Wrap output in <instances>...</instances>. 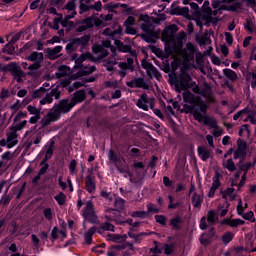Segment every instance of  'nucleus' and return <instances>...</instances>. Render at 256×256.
I'll return each instance as SVG.
<instances>
[{
	"mask_svg": "<svg viewBox=\"0 0 256 256\" xmlns=\"http://www.w3.org/2000/svg\"><path fill=\"white\" fill-rule=\"evenodd\" d=\"M63 51L62 46H56L53 50H51L50 55H53L54 57H59V52Z\"/></svg>",
	"mask_w": 256,
	"mask_h": 256,
	"instance_id": "obj_53",
	"label": "nucleus"
},
{
	"mask_svg": "<svg viewBox=\"0 0 256 256\" xmlns=\"http://www.w3.org/2000/svg\"><path fill=\"white\" fill-rule=\"evenodd\" d=\"M156 223H160V225H165L167 219L163 215H156L155 216Z\"/></svg>",
	"mask_w": 256,
	"mask_h": 256,
	"instance_id": "obj_55",
	"label": "nucleus"
},
{
	"mask_svg": "<svg viewBox=\"0 0 256 256\" xmlns=\"http://www.w3.org/2000/svg\"><path fill=\"white\" fill-rule=\"evenodd\" d=\"M27 126V120H23L22 122L16 124L14 127H12L11 129L13 131H21L22 129H25V127Z\"/></svg>",
	"mask_w": 256,
	"mask_h": 256,
	"instance_id": "obj_44",
	"label": "nucleus"
},
{
	"mask_svg": "<svg viewBox=\"0 0 256 256\" xmlns=\"http://www.w3.org/2000/svg\"><path fill=\"white\" fill-rule=\"evenodd\" d=\"M245 29L247 31H249V33H255L256 31V27L255 24H253V22L247 20L246 24H245Z\"/></svg>",
	"mask_w": 256,
	"mask_h": 256,
	"instance_id": "obj_46",
	"label": "nucleus"
},
{
	"mask_svg": "<svg viewBox=\"0 0 256 256\" xmlns=\"http://www.w3.org/2000/svg\"><path fill=\"white\" fill-rule=\"evenodd\" d=\"M177 31V26L172 25L167 27L162 32V41L165 43V51L168 55H173L174 61L172 63L173 69H177L179 65L183 67H191V61L195 59V45L188 43L186 49L183 47V42L175 41L173 35Z\"/></svg>",
	"mask_w": 256,
	"mask_h": 256,
	"instance_id": "obj_2",
	"label": "nucleus"
},
{
	"mask_svg": "<svg viewBox=\"0 0 256 256\" xmlns=\"http://www.w3.org/2000/svg\"><path fill=\"white\" fill-rule=\"evenodd\" d=\"M84 100H85V92L83 90H80L74 94L72 102L76 104V103H81V101H84Z\"/></svg>",
	"mask_w": 256,
	"mask_h": 256,
	"instance_id": "obj_26",
	"label": "nucleus"
},
{
	"mask_svg": "<svg viewBox=\"0 0 256 256\" xmlns=\"http://www.w3.org/2000/svg\"><path fill=\"white\" fill-rule=\"evenodd\" d=\"M28 61H33L34 63L28 66L27 62H22L23 69H29V75L35 73L37 69L41 68V63H43V53L41 52H33L30 56H28Z\"/></svg>",
	"mask_w": 256,
	"mask_h": 256,
	"instance_id": "obj_6",
	"label": "nucleus"
},
{
	"mask_svg": "<svg viewBox=\"0 0 256 256\" xmlns=\"http://www.w3.org/2000/svg\"><path fill=\"white\" fill-rule=\"evenodd\" d=\"M250 77H251V87L253 89H255L256 88V74L252 73V74H250Z\"/></svg>",
	"mask_w": 256,
	"mask_h": 256,
	"instance_id": "obj_64",
	"label": "nucleus"
},
{
	"mask_svg": "<svg viewBox=\"0 0 256 256\" xmlns=\"http://www.w3.org/2000/svg\"><path fill=\"white\" fill-rule=\"evenodd\" d=\"M106 240L112 241V243H124L127 240V235L108 234Z\"/></svg>",
	"mask_w": 256,
	"mask_h": 256,
	"instance_id": "obj_16",
	"label": "nucleus"
},
{
	"mask_svg": "<svg viewBox=\"0 0 256 256\" xmlns=\"http://www.w3.org/2000/svg\"><path fill=\"white\" fill-rule=\"evenodd\" d=\"M114 205L117 211H121L125 207V200L123 198H115Z\"/></svg>",
	"mask_w": 256,
	"mask_h": 256,
	"instance_id": "obj_35",
	"label": "nucleus"
},
{
	"mask_svg": "<svg viewBox=\"0 0 256 256\" xmlns=\"http://www.w3.org/2000/svg\"><path fill=\"white\" fill-rule=\"evenodd\" d=\"M51 103H53L51 94H47L42 100H40V105H49Z\"/></svg>",
	"mask_w": 256,
	"mask_h": 256,
	"instance_id": "obj_47",
	"label": "nucleus"
},
{
	"mask_svg": "<svg viewBox=\"0 0 256 256\" xmlns=\"http://www.w3.org/2000/svg\"><path fill=\"white\" fill-rule=\"evenodd\" d=\"M174 86L177 93L184 91V101L191 103L190 113H192L196 121L204 123V125H208L212 129L217 128V120L206 115L207 104L201 101V99L193 97V94L189 92L191 88V76L189 74L182 72L178 80L174 83Z\"/></svg>",
	"mask_w": 256,
	"mask_h": 256,
	"instance_id": "obj_1",
	"label": "nucleus"
},
{
	"mask_svg": "<svg viewBox=\"0 0 256 256\" xmlns=\"http://www.w3.org/2000/svg\"><path fill=\"white\" fill-rule=\"evenodd\" d=\"M240 217L244 218L246 221H250V223H255L256 221L255 213H253V211L243 213Z\"/></svg>",
	"mask_w": 256,
	"mask_h": 256,
	"instance_id": "obj_30",
	"label": "nucleus"
},
{
	"mask_svg": "<svg viewBox=\"0 0 256 256\" xmlns=\"http://www.w3.org/2000/svg\"><path fill=\"white\" fill-rule=\"evenodd\" d=\"M114 43L118 49V53H129L131 51V47L128 45H124L118 40H114Z\"/></svg>",
	"mask_w": 256,
	"mask_h": 256,
	"instance_id": "obj_22",
	"label": "nucleus"
},
{
	"mask_svg": "<svg viewBox=\"0 0 256 256\" xmlns=\"http://www.w3.org/2000/svg\"><path fill=\"white\" fill-rule=\"evenodd\" d=\"M142 67L143 69H146L148 75H154V77H159V72H157V69H155V66H153V64L147 61H142Z\"/></svg>",
	"mask_w": 256,
	"mask_h": 256,
	"instance_id": "obj_17",
	"label": "nucleus"
},
{
	"mask_svg": "<svg viewBox=\"0 0 256 256\" xmlns=\"http://www.w3.org/2000/svg\"><path fill=\"white\" fill-rule=\"evenodd\" d=\"M136 105L139 109H143V111H149V109H153V98H149L147 94H142Z\"/></svg>",
	"mask_w": 256,
	"mask_h": 256,
	"instance_id": "obj_10",
	"label": "nucleus"
},
{
	"mask_svg": "<svg viewBox=\"0 0 256 256\" xmlns=\"http://www.w3.org/2000/svg\"><path fill=\"white\" fill-rule=\"evenodd\" d=\"M75 107V103L69 100H61L57 105H54L51 112L46 116L47 121H57L63 113H69L72 108Z\"/></svg>",
	"mask_w": 256,
	"mask_h": 256,
	"instance_id": "obj_4",
	"label": "nucleus"
},
{
	"mask_svg": "<svg viewBox=\"0 0 256 256\" xmlns=\"http://www.w3.org/2000/svg\"><path fill=\"white\" fill-rule=\"evenodd\" d=\"M197 151H198V155L202 161H207V159H209V157H211V150L207 149L204 146H199L197 148Z\"/></svg>",
	"mask_w": 256,
	"mask_h": 256,
	"instance_id": "obj_19",
	"label": "nucleus"
},
{
	"mask_svg": "<svg viewBox=\"0 0 256 256\" xmlns=\"http://www.w3.org/2000/svg\"><path fill=\"white\" fill-rule=\"evenodd\" d=\"M9 97V90L3 88L0 92V99H7Z\"/></svg>",
	"mask_w": 256,
	"mask_h": 256,
	"instance_id": "obj_63",
	"label": "nucleus"
},
{
	"mask_svg": "<svg viewBox=\"0 0 256 256\" xmlns=\"http://www.w3.org/2000/svg\"><path fill=\"white\" fill-rule=\"evenodd\" d=\"M69 71H71V69L67 66H60L59 67V72L62 75H68Z\"/></svg>",
	"mask_w": 256,
	"mask_h": 256,
	"instance_id": "obj_59",
	"label": "nucleus"
},
{
	"mask_svg": "<svg viewBox=\"0 0 256 256\" xmlns=\"http://www.w3.org/2000/svg\"><path fill=\"white\" fill-rule=\"evenodd\" d=\"M55 201H57L58 205H65V201L67 196L63 192H60L58 195L54 197Z\"/></svg>",
	"mask_w": 256,
	"mask_h": 256,
	"instance_id": "obj_36",
	"label": "nucleus"
},
{
	"mask_svg": "<svg viewBox=\"0 0 256 256\" xmlns=\"http://www.w3.org/2000/svg\"><path fill=\"white\" fill-rule=\"evenodd\" d=\"M219 216L217 215V213L213 210L208 211L207 214V221L209 223H215L216 221H218Z\"/></svg>",
	"mask_w": 256,
	"mask_h": 256,
	"instance_id": "obj_32",
	"label": "nucleus"
},
{
	"mask_svg": "<svg viewBox=\"0 0 256 256\" xmlns=\"http://www.w3.org/2000/svg\"><path fill=\"white\" fill-rule=\"evenodd\" d=\"M45 93H46L45 88L41 87L38 90L34 91L33 97H34V99H38L39 97H43V95H45Z\"/></svg>",
	"mask_w": 256,
	"mask_h": 256,
	"instance_id": "obj_48",
	"label": "nucleus"
},
{
	"mask_svg": "<svg viewBox=\"0 0 256 256\" xmlns=\"http://www.w3.org/2000/svg\"><path fill=\"white\" fill-rule=\"evenodd\" d=\"M235 190L233 188H228L224 192H222V197L224 199H229L230 201L235 200V193H233Z\"/></svg>",
	"mask_w": 256,
	"mask_h": 256,
	"instance_id": "obj_27",
	"label": "nucleus"
},
{
	"mask_svg": "<svg viewBox=\"0 0 256 256\" xmlns=\"http://www.w3.org/2000/svg\"><path fill=\"white\" fill-rule=\"evenodd\" d=\"M147 211L148 213H159V208L155 204H148Z\"/></svg>",
	"mask_w": 256,
	"mask_h": 256,
	"instance_id": "obj_52",
	"label": "nucleus"
},
{
	"mask_svg": "<svg viewBox=\"0 0 256 256\" xmlns=\"http://www.w3.org/2000/svg\"><path fill=\"white\" fill-rule=\"evenodd\" d=\"M128 87H140L141 89H149V84L143 78H136L127 83Z\"/></svg>",
	"mask_w": 256,
	"mask_h": 256,
	"instance_id": "obj_14",
	"label": "nucleus"
},
{
	"mask_svg": "<svg viewBox=\"0 0 256 256\" xmlns=\"http://www.w3.org/2000/svg\"><path fill=\"white\" fill-rule=\"evenodd\" d=\"M122 249H125V246H112L111 248L108 249L107 255L108 256H118L119 255V251H121Z\"/></svg>",
	"mask_w": 256,
	"mask_h": 256,
	"instance_id": "obj_23",
	"label": "nucleus"
},
{
	"mask_svg": "<svg viewBox=\"0 0 256 256\" xmlns=\"http://www.w3.org/2000/svg\"><path fill=\"white\" fill-rule=\"evenodd\" d=\"M2 53H8V55H13V53H15V47H13V45L8 43L2 49Z\"/></svg>",
	"mask_w": 256,
	"mask_h": 256,
	"instance_id": "obj_43",
	"label": "nucleus"
},
{
	"mask_svg": "<svg viewBox=\"0 0 256 256\" xmlns=\"http://www.w3.org/2000/svg\"><path fill=\"white\" fill-rule=\"evenodd\" d=\"M241 173H242V170L238 171L235 174V177L232 180V187H238V189H241V187H243V185H245V179H246L245 173L243 174L241 181L239 183H237L239 177H241Z\"/></svg>",
	"mask_w": 256,
	"mask_h": 256,
	"instance_id": "obj_18",
	"label": "nucleus"
},
{
	"mask_svg": "<svg viewBox=\"0 0 256 256\" xmlns=\"http://www.w3.org/2000/svg\"><path fill=\"white\" fill-rule=\"evenodd\" d=\"M108 159L112 163H115L118 171H121V172L125 171V168H123V165H125V160H123L122 157H117L115 155V152H113L112 150H110L108 153Z\"/></svg>",
	"mask_w": 256,
	"mask_h": 256,
	"instance_id": "obj_11",
	"label": "nucleus"
},
{
	"mask_svg": "<svg viewBox=\"0 0 256 256\" xmlns=\"http://www.w3.org/2000/svg\"><path fill=\"white\" fill-rule=\"evenodd\" d=\"M234 237H235V234H233L232 232H226L222 236V242L224 243V245H228V243H231V241H233Z\"/></svg>",
	"mask_w": 256,
	"mask_h": 256,
	"instance_id": "obj_34",
	"label": "nucleus"
},
{
	"mask_svg": "<svg viewBox=\"0 0 256 256\" xmlns=\"http://www.w3.org/2000/svg\"><path fill=\"white\" fill-rule=\"evenodd\" d=\"M123 33V29L121 28L120 25H115L114 29L113 28H106L103 32V35H106V37H115V35H121Z\"/></svg>",
	"mask_w": 256,
	"mask_h": 256,
	"instance_id": "obj_13",
	"label": "nucleus"
},
{
	"mask_svg": "<svg viewBox=\"0 0 256 256\" xmlns=\"http://www.w3.org/2000/svg\"><path fill=\"white\" fill-rule=\"evenodd\" d=\"M127 35H137V30L131 26H125Z\"/></svg>",
	"mask_w": 256,
	"mask_h": 256,
	"instance_id": "obj_60",
	"label": "nucleus"
},
{
	"mask_svg": "<svg viewBox=\"0 0 256 256\" xmlns=\"http://www.w3.org/2000/svg\"><path fill=\"white\" fill-rule=\"evenodd\" d=\"M149 213L146 211H134L131 213V217H137L140 219H145V217H148Z\"/></svg>",
	"mask_w": 256,
	"mask_h": 256,
	"instance_id": "obj_38",
	"label": "nucleus"
},
{
	"mask_svg": "<svg viewBox=\"0 0 256 256\" xmlns=\"http://www.w3.org/2000/svg\"><path fill=\"white\" fill-rule=\"evenodd\" d=\"M221 175L219 173H216L213 177V183H212V188L214 189H219V186L221 185V182L219 181Z\"/></svg>",
	"mask_w": 256,
	"mask_h": 256,
	"instance_id": "obj_42",
	"label": "nucleus"
},
{
	"mask_svg": "<svg viewBox=\"0 0 256 256\" xmlns=\"http://www.w3.org/2000/svg\"><path fill=\"white\" fill-rule=\"evenodd\" d=\"M225 39H226V43H228V45H233V35L229 32H225Z\"/></svg>",
	"mask_w": 256,
	"mask_h": 256,
	"instance_id": "obj_56",
	"label": "nucleus"
},
{
	"mask_svg": "<svg viewBox=\"0 0 256 256\" xmlns=\"http://www.w3.org/2000/svg\"><path fill=\"white\" fill-rule=\"evenodd\" d=\"M45 157L46 160L51 159V157H53V143L48 147Z\"/></svg>",
	"mask_w": 256,
	"mask_h": 256,
	"instance_id": "obj_58",
	"label": "nucleus"
},
{
	"mask_svg": "<svg viewBox=\"0 0 256 256\" xmlns=\"http://www.w3.org/2000/svg\"><path fill=\"white\" fill-rule=\"evenodd\" d=\"M69 171L71 175H75L77 171V160H72L69 165Z\"/></svg>",
	"mask_w": 256,
	"mask_h": 256,
	"instance_id": "obj_49",
	"label": "nucleus"
},
{
	"mask_svg": "<svg viewBox=\"0 0 256 256\" xmlns=\"http://www.w3.org/2000/svg\"><path fill=\"white\" fill-rule=\"evenodd\" d=\"M245 149H247V144H245V141L238 140V149L234 152V159L243 157V155H245Z\"/></svg>",
	"mask_w": 256,
	"mask_h": 256,
	"instance_id": "obj_15",
	"label": "nucleus"
},
{
	"mask_svg": "<svg viewBox=\"0 0 256 256\" xmlns=\"http://www.w3.org/2000/svg\"><path fill=\"white\" fill-rule=\"evenodd\" d=\"M23 77H25V73H23V71H18L15 75V79L18 83L23 82Z\"/></svg>",
	"mask_w": 256,
	"mask_h": 256,
	"instance_id": "obj_57",
	"label": "nucleus"
},
{
	"mask_svg": "<svg viewBox=\"0 0 256 256\" xmlns=\"http://www.w3.org/2000/svg\"><path fill=\"white\" fill-rule=\"evenodd\" d=\"M170 225H172L174 229H179V225H181V217L176 216L170 221Z\"/></svg>",
	"mask_w": 256,
	"mask_h": 256,
	"instance_id": "obj_45",
	"label": "nucleus"
},
{
	"mask_svg": "<svg viewBox=\"0 0 256 256\" xmlns=\"http://www.w3.org/2000/svg\"><path fill=\"white\" fill-rule=\"evenodd\" d=\"M91 57V54L84 53L80 57L76 58L74 69H80L78 71V77H81L82 75H91L95 71V66H84L83 62L87 61Z\"/></svg>",
	"mask_w": 256,
	"mask_h": 256,
	"instance_id": "obj_5",
	"label": "nucleus"
},
{
	"mask_svg": "<svg viewBox=\"0 0 256 256\" xmlns=\"http://www.w3.org/2000/svg\"><path fill=\"white\" fill-rule=\"evenodd\" d=\"M95 25V19L93 18H87L85 21L82 22V25L77 28L78 33H83V31H86L90 27H93Z\"/></svg>",
	"mask_w": 256,
	"mask_h": 256,
	"instance_id": "obj_20",
	"label": "nucleus"
},
{
	"mask_svg": "<svg viewBox=\"0 0 256 256\" xmlns=\"http://www.w3.org/2000/svg\"><path fill=\"white\" fill-rule=\"evenodd\" d=\"M119 215V211L112 209L107 211L106 218L109 221H117V216Z\"/></svg>",
	"mask_w": 256,
	"mask_h": 256,
	"instance_id": "obj_31",
	"label": "nucleus"
},
{
	"mask_svg": "<svg viewBox=\"0 0 256 256\" xmlns=\"http://www.w3.org/2000/svg\"><path fill=\"white\" fill-rule=\"evenodd\" d=\"M27 117V112H18L17 115L14 117L15 123L19 121L20 119H26Z\"/></svg>",
	"mask_w": 256,
	"mask_h": 256,
	"instance_id": "obj_54",
	"label": "nucleus"
},
{
	"mask_svg": "<svg viewBox=\"0 0 256 256\" xmlns=\"http://www.w3.org/2000/svg\"><path fill=\"white\" fill-rule=\"evenodd\" d=\"M89 43V37L84 36L82 38H76L72 41H70L67 45H66V51H68V53H71L73 51H75V49H77V47L81 46L86 47L87 44Z\"/></svg>",
	"mask_w": 256,
	"mask_h": 256,
	"instance_id": "obj_9",
	"label": "nucleus"
},
{
	"mask_svg": "<svg viewBox=\"0 0 256 256\" xmlns=\"http://www.w3.org/2000/svg\"><path fill=\"white\" fill-rule=\"evenodd\" d=\"M247 207H249L248 204L247 203L243 204V200L239 199L238 205L236 208L237 214L240 216L243 215V213H245V209H247Z\"/></svg>",
	"mask_w": 256,
	"mask_h": 256,
	"instance_id": "obj_29",
	"label": "nucleus"
},
{
	"mask_svg": "<svg viewBox=\"0 0 256 256\" xmlns=\"http://www.w3.org/2000/svg\"><path fill=\"white\" fill-rule=\"evenodd\" d=\"M127 63L122 62L119 64L120 69H122V71H120V75L121 77H125V69H129V65H133V58H127Z\"/></svg>",
	"mask_w": 256,
	"mask_h": 256,
	"instance_id": "obj_24",
	"label": "nucleus"
},
{
	"mask_svg": "<svg viewBox=\"0 0 256 256\" xmlns=\"http://www.w3.org/2000/svg\"><path fill=\"white\" fill-rule=\"evenodd\" d=\"M133 25H135V18L133 16H129L124 22V27H133Z\"/></svg>",
	"mask_w": 256,
	"mask_h": 256,
	"instance_id": "obj_50",
	"label": "nucleus"
},
{
	"mask_svg": "<svg viewBox=\"0 0 256 256\" xmlns=\"http://www.w3.org/2000/svg\"><path fill=\"white\" fill-rule=\"evenodd\" d=\"M66 11H68V14L61 21V25L62 27H73L74 23L71 19L77 15V12L75 11V0H71L67 3Z\"/></svg>",
	"mask_w": 256,
	"mask_h": 256,
	"instance_id": "obj_7",
	"label": "nucleus"
},
{
	"mask_svg": "<svg viewBox=\"0 0 256 256\" xmlns=\"http://www.w3.org/2000/svg\"><path fill=\"white\" fill-rule=\"evenodd\" d=\"M247 113H249L248 109L240 110L233 116L234 121H239V119H243V115H247Z\"/></svg>",
	"mask_w": 256,
	"mask_h": 256,
	"instance_id": "obj_41",
	"label": "nucleus"
},
{
	"mask_svg": "<svg viewBox=\"0 0 256 256\" xmlns=\"http://www.w3.org/2000/svg\"><path fill=\"white\" fill-rule=\"evenodd\" d=\"M223 73L230 81H237V73L229 68L223 70Z\"/></svg>",
	"mask_w": 256,
	"mask_h": 256,
	"instance_id": "obj_25",
	"label": "nucleus"
},
{
	"mask_svg": "<svg viewBox=\"0 0 256 256\" xmlns=\"http://www.w3.org/2000/svg\"><path fill=\"white\" fill-rule=\"evenodd\" d=\"M201 203H203V197L199 194H194L192 197V205H194V207H201Z\"/></svg>",
	"mask_w": 256,
	"mask_h": 256,
	"instance_id": "obj_33",
	"label": "nucleus"
},
{
	"mask_svg": "<svg viewBox=\"0 0 256 256\" xmlns=\"http://www.w3.org/2000/svg\"><path fill=\"white\" fill-rule=\"evenodd\" d=\"M84 219L91 221L95 217V211L93 210V202L89 201L86 204V207L82 213Z\"/></svg>",
	"mask_w": 256,
	"mask_h": 256,
	"instance_id": "obj_12",
	"label": "nucleus"
},
{
	"mask_svg": "<svg viewBox=\"0 0 256 256\" xmlns=\"http://www.w3.org/2000/svg\"><path fill=\"white\" fill-rule=\"evenodd\" d=\"M27 111L30 113V115H41V109L36 108L33 105L27 106Z\"/></svg>",
	"mask_w": 256,
	"mask_h": 256,
	"instance_id": "obj_39",
	"label": "nucleus"
},
{
	"mask_svg": "<svg viewBox=\"0 0 256 256\" xmlns=\"http://www.w3.org/2000/svg\"><path fill=\"white\" fill-rule=\"evenodd\" d=\"M43 215L47 221H51L53 219V209L51 208H45L43 210Z\"/></svg>",
	"mask_w": 256,
	"mask_h": 256,
	"instance_id": "obj_40",
	"label": "nucleus"
},
{
	"mask_svg": "<svg viewBox=\"0 0 256 256\" xmlns=\"http://www.w3.org/2000/svg\"><path fill=\"white\" fill-rule=\"evenodd\" d=\"M225 169H228V171H235V162H233V159H228L226 162L223 163Z\"/></svg>",
	"mask_w": 256,
	"mask_h": 256,
	"instance_id": "obj_37",
	"label": "nucleus"
},
{
	"mask_svg": "<svg viewBox=\"0 0 256 256\" xmlns=\"http://www.w3.org/2000/svg\"><path fill=\"white\" fill-rule=\"evenodd\" d=\"M224 225H229V227H238L237 219L229 220L226 219L223 221Z\"/></svg>",
	"mask_w": 256,
	"mask_h": 256,
	"instance_id": "obj_51",
	"label": "nucleus"
},
{
	"mask_svg": "<svg viewBox=\"0 0 256 256\" xmlns=\"http://www.w3.org/2000/svg\"><path fill=\"white\" fill-rule=\"evenodd\" d=\"M102 229L104 230V231H115V226H113L112 224H110V223H106V224H104L103 226H102Z\"/></svg>",
	"mask_w": 256,
	"mask_h": 256,
	"instance_id": "obj_62",
	"label": "nucleus"
},
{
	"mask_svg": "<svg viewBox=\"0 0 256 256\" xmlns=\"http://www.w3.org/2000/svg\"><path fill=\"white\" fill-rule=\"evenodd\" d=\"M95 234V228L92 227L87 231L84 235V239L87 243V245H91V241H93V235Z\"/></svg>",
	"mask_w": 256,
	"mask_h": 256,
	"instance_id": "obj_28",
	"label": "nucleus"
},
{
	"mask_svg": "<svg viewBox=\"0 0 256 256\" xmlns=\"http://www.w3.org/2000/svg\"><path fill=\"white\" fill-rule=\"evenodd\" d=\"M7 139L0 140V147H7L8 149H13L15 145H17V132L15 130H12L8 132Z\"/></svg>",
	"mask_w": 256,
	"mask_h": 256,
	"instance_id": "obj_8",
	"label": "nucleus"
},
{
	"mask_svg": "<svg viewBox=\"0 0 256 256\" xmlns=\"http://www.w3.org/2000/svg\"><path fill=\"white\" fill-rule=\"evenodd\" d=\"M86 191H88V193L95 191V180L91 175L86 176Z\"/></svg>",
	"mask_w": 256,
	"mask_h": 256,
	"instance_id": "obj_21",
	"label": "nucleus"
},
{
	"mask_svg": "<svg viewBox=\"0 0 256 256\" xmlns=\"http://www.w3.org/2000/svg\"><path fill=\"white\" fill-rule=\"evenodd\" d=\"M92 49L96 59H104L109 53L107 49H110L113 53V57L106 60L104 66L107 71H113V69H115V65H117L115 57H117L118 53H116L115 48L111 46V40L103 41L102 45H94Z\"/></svg>",
	"mask_w": 256,
	"mask_h": 256,
	"instance_id": "obj_3",
	"label": "nucleus"
},
{
	"mask_svg": "<svg viewBox=\"0 0 256 256\" xmlns=\"http://www.w3.org/2000/svg\"><path fill=\"white\" fill-rule=\"evenodd\" d=\"M91 9H94L95 11H101V9H103V4L101 1H97L94 5L91 6Z\"/></svg>",
	"mask_w": 256,
	"mask_h": 256,
	"instance_id": "obj_61",
	"label": "nucleus"
}]
</instances>
